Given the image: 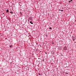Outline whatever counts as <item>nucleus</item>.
Instances as JSON below:
<instances>
[{"label": "nucleus", "instance_id": "nucleus-15", "mask_svg": "<svg viewBox=\"0 0 76 76\" xmlns=\"http://www.w3.org/2000/svg\"><path fill=\"white\" fill-rule=\"evenodd\" d=\"M39 75H40V74H39Z\"/></svg>", "mask_w": 76, "mask_h": 76}, {"label": "nucleus", "instance_id": "nucleus-16", "mask_svg": "<svg viewBox=\"0 0 76 76\" xmlns=\"http://www.w3.org/2000/svg\"><path fill=\"white\" fill-rule=\"evenodd\" d=\"M42 61H44V60H43Z\"/></svg>", "mask_w": 76, "mask_h": 76}, {"label": "nucleus", "instance_id": "nucleus-18", "mask_svg": "<svg viewBox=\"0 0 76 76\" xmlns=\"http://www.w3.org/2000/svg\"><path fill=\"white\" fill-rule=\"evenodd\" d=\"M62 9H63V8Z\"/></svg>", "mask_w": 76, "mask_h": 76}, {"label": "nucleus", "instance_id": "nucleus-2", "mask_svg": "<svg viewBox=\"0 0 76 76\" xmlns=\"http://www.w3.org/2000/svg\"><path fill=\"white\" fill-rule=\"evenodd\" d=\"M9 12V10H7V13Z\"/></svg>", "mask_w": 76, "mask_h": 76}, {"label": "nucleus", "instance_id": "nucleus-8", "mask_svg": "<svg viewBox=\"0 0 76 76\" xmlns=\"http://www.w3.org/2000/svg\"><path fill=\"white\" fill-rule=\"evenodd\" d=\"M72 39H74V37H72Z\"/></svg>", "mask_w": 76, "mask_h": 76}, {"label": "nucleus", "instance_id": "nucleus-5", "mask_svg": "<svg viewBox=\"0 0 76 76\" xmlns=\"http://www.w3.org/2000/svg\"><path fill=\"white\" fill-rule=\"evenodd\" d=\"M49 29H52V28H51V27H50L49 28Z\"/></svg>", "mask_w": 76, "mask_h": 76}, {"label": "nucleus", "instance_id": "nucleus-9", "mask_svg": "<svg viewBox=\"0 0 76 76\" xmlns=\"http://www.w3.org/2000/svg\"><path fill=\"white\" fill-rule=\"evenodd\" d=\"M66 74H68V73H67V72H66Z\"/></svg>", "mask_w": 76, "mask_h": 76}, {"label": "nucleus", "instance_id": "nucleus-1", "mask_svg": "<svg viewBox=\"0 0 76 76\" xmlns=\"http://www.w3.org/2000/svg\"><path fill=\"white\" fill-rule=\"evenodd\" d=\"M64 50H67V47H64Z\"/></svg>", "mask_w": 76, "mask_h": 76}, {"label": "nucleus", "instance_id": "nucleus-14", "mask_svg": "<svg viewBox=\"0 0 76 76\" xmlns=\"http://www.w3.org/2000/svg\"><path fill=\"white\" fill-rule=\"evenodd\" d=\"M73 41H75V39H73Z\"/></svg>", "mask_w": 76, "mask_h": 76}, {"label": "nucleus", "instance_id": "nucleus-11", "mask_svg": "<svg viewBox=\"0 0 76 76\" xmlns=\"http://www.w3.org/2000/svg\"><path fill=\"white\" fill-rule=\"evenodd\" d=\"M61 11H63V10H61Z\"/></svg>", "mask_w": 76, "mask_h": 76}, {"label": "nucleus", "instance_id": "nucleus-12", "mask_svg": "<svg viewBox=\"0 0 76 76\" xmlns=\"http://www.w3.org/2000/svg\"><path fill=\"white\" fill-rule=\"evenodd\" d=\"M72 1V0H70L71 2Z\"/></svg>", "mask_w": 76, "mask_h": 76}, {"label": "nucleus", "instance_id": "nucleus-7", "mask_svg": "<svg viewBox=\"0 0 76 76\" xmlns=\"http://www.w3.org/2000/svg\"><path fill=\"white\" fill-rule=\"evenodd\" d=\"M69 3H70V1H69Z\"/></svg>", "mask_w": 76, "mask_h": 76}, {"label": "nucleus", "instance_id": "nucleus-17", "mask_svg": "<svg viewBox=\"0 0 76 76\" xmlns=\"http://www.w3.org/2000/svg\"><path fill=\"white\" fill-rule=\"evenodd\" d=\"M59 10H60V9H59Z\"/></svg>", "mask_w": 76, "mask_h": 76}, {"label": "nucleus", "instance_id": "nucleus-3", "mask_svg": "<svg viewBox=\"0 0 76 76\" xmlns=\"http://www.w3.org/2000/svg\"><path fill=\"white\" fill-rule=\"evenodd\" d=\"M30 23H31V24H33V23H32V22L31 21H30Z\"/></svg>", "mask_w": 76, "mask_h": 76}, {"label": "nucleus", "instance_id": "nucleus-6", "mask_svg": "<svg viewBox=\"0 0 76 76\" xmlns=\"http://www.w3.org/2000/svg\"><path fill=\"white\" fill-rule=\"evenodd\" d=\"M12 45L10 46V48H11V47H12Z\"/></svg>", "mask_w": 76, "mask_h": 76}, {"label": "nucleus", "instance_id": "nucleus-10", "mask_svg": "<svg viewBox=\"0 0 76 76\" xmlns=\"http://www.w3.org/2000/svg\"><path fill=\"white\" fill-rule=\"evenodd\" d=\"M20 14H22V12H20Z\"/></svg>", "mask_w": 76, "mask_h": 76}, {"label": "nucleus", "instance_id": "nucleus-13", "mask_svg": "<svg viewBox=\"0 0 76 76\" xmlns=\"http://www.w3.org/2000/svg\"><path fill=\"white\" fill-rule=\"evenodd\" d=\"M30 19L32 20V18H31Z\"/></svg>", "mask_w": 76, "mask_h": 76}, {"label": "nucleus", "instance_id": "nucleus-4", "mask_svg": "<svg viewBox=\"0 0 76 76\" xmlns=\"http://www.w3.org/2000/svg\"><path fill=\"white\" fill-rule=\"evenodd\" d=\"M10 13H12V14H13V12H10Z\"/></svg>", "mask_w": 76, "mask_h": 76}, {"label": "nucleus", "instance_id": "nucleus-19", "mask_svg": "<svg viewBox=\"0 0 76 76\" xmlns=\"http://www.w3.org/2000/svg\"><path fill=\"white\" fill-rule=\"evenodd\" d=\"M45 53L46 54V53Z\"/></svg>", "mask_w": 76, "mask_h": 76}]
</instances>
